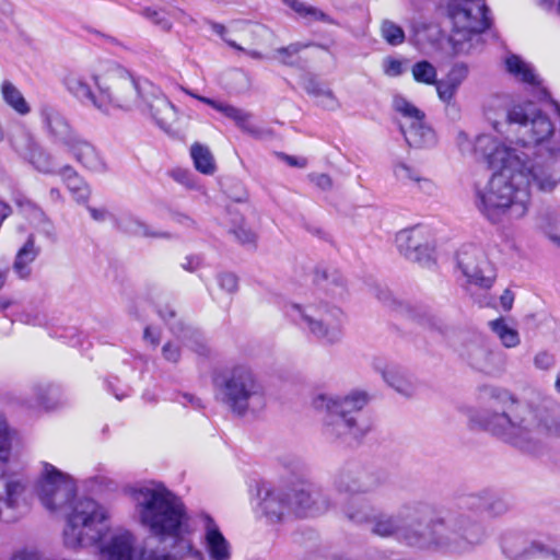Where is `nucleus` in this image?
<instances>
[{"mask_svg": "<svg viewBox=\"0 0 560 560\" xmlns=\"http://www.w3.org/2000/svg\"><path fill=\"white\" fill-rule=\"evenodd\" d=\"M13 431L9 428L7 420L0 415V460L7 463L10 458Z\"/></svg>", "mask_w": 560, "mask_h": 560, "instance_id": "obj_36", "label": "nucleus"}, {"mask_svg": "<svg viewBox=\"0 0 560 560\" xmlns=\"http://www.w3.org/2000/svg\"><path fill=\"white\" fill-rule=\"evenodd\" d=\"M541 558H551L552 560H560V545L553 547L549 541H545V550H541Z\"/></svg>", "mask_w": 560, "mask_h": 560, "instance_id": "obj_50", "label": "nucleus"}, {"mask_svg": "<svg viewBox=\"0 0 560 560\" xmlns=\"http://www.w3.org/2000/svg\"><path fill=\"white\" fill-rule=\"evenodd\" d=\"M195 525L201 533V544L209 560H231L232 546L210 514L198 513L195 516Z\"/></svg>", "mask_w": 560, "mask_h": 560, "instance_id": "obj_14", "label": "nucleus"}, {"mask_svg": "<svg viewBox=\"0 0 560 560\" xmlns=\"http://www.w3.org/2000/svg\"><path fill=\"white\" fill-rule=\"evenodd\" d=\"M242 51L245 52L247 56H249L253 59H262V54H260L257 50H246L245 48H243Z\"/></svg>", "mask_w": 560, "mask_h": 560, "instance_id": "obj_61", "label": "nucleus"}, {"mask_svg": "<svg viewBox=\"0 0 560 560\" xmlns=\"http://www.w3.org/2000/svg\"><path fill=\"white\" fill-rule=\"evenodd\" d=\"M393 107L401 116L400 129L410 147L430 148L435 144V133L424 122L422 110L401 95L394 97Z\"/></svg>", "mask_w": 560, "mask_h": 560, "instance_id": "obj_11", "label": "nucleus"}, {"mask_svg": "<svg viewBox=\"0 0 560 560\" xmlns=\"http://www.w3.org/2000/svg\"><path fill=\"white\" fill-rule=\"evenodd\" d=\"M505 68L510 74L521 82L532 85L539 83L532 65L516 55H510L505 58Z\"/></svg>", "mask_w": 560, "mask_h": 560, "instance_id": "obj_28", "label": "nucleus"}, {"mask_svg": "<svg viewBox=\"0 0 560 560\" xmlns=\"http://www.w3.org/2000/svg\"><path fill=\"white\" fill-rule=\"evenodd\" d=\"M12 148L37 171L50 173L54 170L51 156L28 135L19 141L11 139Z\"/></svg>", "mask_w": 560, "mask_h": 560, "instance_id": "obj_18", "label": "nucleus"}, {"mask_svg": "<svg viewBox=\"0 0 560 560\" xmlns=\"http://www.w3.org/2000/svg\"><path fill=\"white\" fill-rule=\"evenodd\" d=\"M89 212L92 215V218L96 221H103L107 217V212L105 209L89 208Z\"/></svg>", "mask_w": 560, "mask_h": 560, "instance_id": "obj_57", "label": "nucleus"}, {"mask_svg": "<svg viewBox=\"0 0 560 560\" xmlns=\"http://www.w3.org/2000/svg\"><path fill=\"white\" fill-rule=\"evenodd\" d=\"M137 98L129 110L141 108L154 124L170 132L178 120L179 109L164 95L162 90L149 80H136Z\"/></svg>", "mask_w": 560, "mask_h": 560, "instance_id": "obj_9", "label": "nucleus"}, {"mask_svg": "<svg viewBox=\"0 0 560 560\" xmlns=\"http://www.w3.org/2000/svg\"><path fill=\"white\" fill-rule=\"evenodd\" d=\"M180 91H183L185 94L211 106L213 109L220 112L225 117L232 119L243 130L250 132V133L255 132L254 127L249 122L250 115L248 113L244 112L243 109L235 107L228 103L218 102L215 100L198 95L194 91L186 89L184 86H180Z\"/></svg>", "mask_w": 560, "mask_h": 560, "instance_id": "obj_20", "label": "nucleus"}, {"mask_svg": "<svg viewBox=\"0 0 560 560\" xmlns=\"http://www.w3.org/2000/svg\"><path fill=\"white\" fill-rule=\"evenodd\" d=\"M381 36L390 46H399L405 42V32L400 25L390 21L384 20L381 23Z\"/></svg>", "mask_w": 560, "mask_h": 560, "instance_id": "obj_35", "label": "nucleus"}, {"mask_svg": "<svg viewBox=\"0 0 560 560\" xmlns=\"http://www.w3.org/2000/svg\"><path fill=\"white\" fill-rule=\"evenodd\" d=\"M219 285L228 293H234L237 290V278L233 273H222L218 278Z\"/></svg>", "mask_w": 560, "mask_h": 560, "instance_id": "obj_43", "label": "nucleus"}, {"mask_svg": "<svg viewBox=\"0 0 560 560\" xmlns=\"http://www.w3.org/2000/svg\"><path fill=\"white\" fill-rule=\"evenodd\" d=\"M354 523H366L371 533L419 549L448 547L463 536L471 544L481 540V528L467 517H429L420 505H406L396 513L370 511L364 505L347 510Z\"/></svg>", "mask_w": 560, "mask_h": 560, "instance_id": "obj_2", "label": "nucleus"}, {"mask_svg": "<svg viewBox=\"0 0 560 560\" xmlns=\"http://www.w3.org/2000/svg\"><path fill=\"white\" fill-rule=\"evenodd\" d=\"M62 83L79 102L105 115L129 110L137 98L135 78L109 60H97L84 69L72 70Z\"/></svg>", "mask_w": 560, "mask_h": 560, "instance_id": "obj_4", "label": "nucleus"}, {"mask_svg": "<svg viewBox=\"0 0 560 560\" xmlns=\"http://www.w3.org/2000/svg\"><path fill=\"white\" fill-rule=\"evenodd\" d=\"M416 186L427 195H433L436 191L435 184L423 175L420 176Z\"/></svg>", "mask_w": 560, "mask_h": 560, "instance_id": "obj_46", "label": "nucleus"}, {"mask_svg": "<svg viewBox=\"0 0 560 560\" xmlns=\"http://www.w3.org/2000/svg\"><path fill=\"white\" fill-rule=\"evenodd\" d=\"M490 352L483 347H472L468 351L470 363L477 368H482L483 363L488 362Z\"/></svg>", "mask_w": 560, "mask_h": 560, "instance_id": "obj_41", "label": "nucleus"}, {"mask_svg": "<svg viewBox=\"0 0 560 560\" xmlns=\"http://www.w3.org/2000/svg\"><path fill=\"white\" fill-rule=\"evenodd\" d=\"M10 12V5L5 0H0V19Z\"/></svg>", "mask_w": 560, "mask_h": 560, "instance_id": "obj_60", "label": "nucleus"}, {"mask_svg": "<svg viewBox=\"0 0 560 560\" xmlns=\"http://www.w3.org/2000/svg\"><path fill=\"white\" fill-rule=\"evenodd\" d=\"M34 493L50 513H63L62 542L79 550L97 544V560H183L200 559L188 532V514L182 499L163 483L149 481L129 489L133 517L150 535L161 541L173 540L172 551H145L137 546L136 536L127 529H116L104 536L110 520L109 510L91 498H77L74 478L40 460L34 480Z\"/></svg>", "mask_w": 560, "mask_h": 560, "instance_id": "obj_1", "label": "nucleus"}, {"mask_svg": "<svg viewBox=\"0 0 560 560\" xmlns=\"http://www.w3.org/2000/svg\"><path fill=\"white\" fill-rule=\"evenodd\" d=\"M5 278H7V270L0 268V289L4 284Z\"/></svg>", "mask_w": 560, "mask_h": 560, "instance_id": "obj_62", "label": "nucleus"}, {"mask_svg": "<svg viewBox=\"0 0 560 560\" xmlns=\"http://www.w3.org/2000/svg\"><path fill=\"white\" fill-rule=\"evenodd\" d=\"M510 104V97L505 94H493L486 98L483 103V113L487 120L492 125L493 129L497 131H501L500 124L501 120H506L509 122V113L512 110H508V106Z\"/></svg>", "mask_w": 560, "mask_h": 560, "instance_id": "obj_24", "label": "nucleus"}, {"mask_svg": "<svg viewBox=\"0 0 560 560\" xmlns=\"http://www.w3.org/2000/svg\"><path fill=\"white\" fill-rule=\"evenodd\" d=\"M163 355L171 362H177L179 359V348L171 342L163 347Z\"/></svg>", "mask_w": 560, "mask_h": 560, "instance_id": "obj_49", "label": "nucleus"}, {"mask_svg": "<svg viewBox=\"0 0 560 560\" xmlns=\"http://www.w3.org/2000/svg\"><path fill=\"white\" fill-rule=\"evenodd\" d=\"M40 126L45 133L56 142H71L77 132L62 110L55 104L45 102L38 107Z\"/></svg>", "mask_w": 560, "mask_h": 560, "instance_id": "obj_16", "label": "nucleus"}, {"mask_svg": "<svg viewBox=\"0 0 560 560\" xmlns=\"http://www.w3.org/2000/svg\"><path fill=\"white\" fill-rule=\"evenodd\" d=\"M480 400L486 405L482 410H465L470 425L523 451L534 452L560 434L558 421L530 407H518L508 413L505 406L512 402V397L506 390L486 387Z\"/></svg>", "mask_w": 560, "mask_h": 560, "instance_id": "obj_3", "label": "nucleus"}, {"mask_svg": "<svg viewBox=\"0 0 560 560\" xmlns=\"http://www.w3.org/2000/svg\"><path fill=\"white\" fill-rule=\"evenodd\" d=\"M295 15L307 23L320 22L337 25V21L327 12L302 0H282Z\"/></svg>", "mask_w": 560, "mask_h": 560, "instance_id": "obj_25", "label": "nucleus"}, {"mask_svg": "<svg viewBox=\"0 0 560 560\" xmlns=\"http://www.w3.org/2000/svg\"><path fill=\"white\" fill-rule=\"evenodd\" d=\"M302 48L301 44H291L288 47L277 49L275 58L283 65L292 66L296 62L298 54Z\"/></svg>", "mask_w": 560, "mask_h": 560, "instance_id": "obj_39", "label": "nucleus"}, {"mask_svg": "<svg viewBox=\"0 0 560 560\" xmlns=\"http://www.w3.org/2000/svg\"><path fill=\"white\" fill-rule=\"evenodd\" d=\"M26 404L32 409L51 410L58 405L56 399V389L49 384H34L30 388Z\"/></svg>", "mask_w": 560, "mask_h": 560, "instance_id": "obj_26", "label": "nucleus"}, {"mask_svg": "<svg viewBox=\"0 0 560 560\" xmlns=\"http://www.w3.org/2000/svg\"><path fill=\"white\" fill-rule=\"evenodd\" d=\"M118 228L125 233L139 235V236H151V237H164L167 236L166 233H159L152 231L145 223L139 220L136 217L126 214L118 219L117 221Z\"/></svg>", "mask_w": 560, "mask_h": 560, "instance_id": "obj_31", "label": "nucleus"}, {"mask_svg": "<svg viewBox=\"0 0 560 560\" xmlns=\"http://www.w3.org/2000/svg\"><path fill=\"white\" fill-rule=\"evenodd\" d=\"M144 15L164 31H168L172 27L171 19L163 10L148 8L144 10Z\"/></svg>", "mask_w": 560, "mask_h": 560, "instance_id": "obj_40", "label": "nucleus"}, {"mask_svg": "<svg viewBox=\"0 0 560 560\" xmlns=\"http://www.w3.org/2000/svg\"><path fill=\"white\" fill-rule=\"evenodd\" d=\"M38 255V248L35 246V238L30 235L25 244L18 250L13 264V270L19 278L25 279L31 273V264Z\"/></svg>", "mask_w": 560, "mask_h": 560, "instance_id": "obj_27", "label": "nucleus"}, {"mask_svg": "<svg viewBox=\"0 0 560 560\" xmlns=\"http://www.w3.org/2000/svg\"><path fill=\"white\" fill-rule=\"evenodd\" d=\"M312 182L322 189H328L332 184L330 177L326 174L312 175Z\"/></svg>", "mask_w": 560, "mask_h": 560, "instance_id": "obj_51", "label": "nucleus"}, {"mask_svg": "<svg viewBox=\"0 0 560 560\" xmlns=\"http://www.w3.org/2000/svg\"><path fill=\"white\" fill-rule=\"evenodd\" d=\"M11 560H42V558L36 551L23 550L16 552Z\"/></svg>", "mask_w": 560, "mask_h": 560, "instance_id": "obj_53", "label": "nucleus"}, {"mask_svg": "<svg viewBox=\"0 0 560 560\" xmlns=\"http://www.w3.org/2000/svg\"><path fill=\"white\" fill-rule=\"evenodd\" d=\"M395 242L399 253L411 261L428 264L432 259L433 238L430 231L422 225L399 231Z\"/></svg>", "mask_w": 560, "mask_h": 560, "instance_id": "obj_13", "label": "nucleus"}, {"mask_svg": "<svg viewBox=\"0 0 560 560\" xmlns=\"http://www.w3.org/2000/svg\"><path fill=\"white\" fill-rule=\"evenodd\" d=\"M284 161L290 166H295V167H301V168L306 166V160L304 158H295V156H291V155H285Z\"/></svg>", "mask_w": 560, "mask_h": 560, "instance_id": "obj_56", "label": "nucleus"}, {"mask_svg": "<svg viewBox=\"0 0 560 560\" xmlns=\"http://www.w3.org/2000/svg\"><path fill=\"white\" fill-rule=\"evenodd\" d=\"M501 548L503 553L512 560L541 558V550H545V541H529L522 535L509 534L502 538Z\"/></svg>", "mask_w": 560, "mask_h": 560, "instance_id": "obj_19", "label": "nucleus"}, {"mask_svg": "<svg viewBox=\"0 0 560 560\" xmlns=\"http://www.w3.org/2000/svg\"><path fill=\"white\" fill-rule=\"evenodd\" d=\"M12 213L11 207L0 201V220L4 221Z\"/></svg>", "mask_w": 560, "mask_h": 560, "instance_id": "obj_59", "label": "nucleus"}, {"mask_svg": "<svg viewBox=\"0 0 560 560\" xmlns=\"http://www.w3.org/2000/svg\"><path fill=\"white\" fill-rule=\"evenodd\" d=\"M222 395L230 408L238 415L258 411L267 400L262 385L247 366H236L231 371L222 387Z\"/></svg>", "mask_w": 560, "mask_h": 560, "instance_id": "obj_8", "label": "nucleus"}, {"mask_svg": "<svg viewBox=\"0 0 560 560\" xmlns=\"http://www.w3.org/2000/svg\"><path fill=\"white\" fill-rule=\"evenodd\" d=\"M513 301H514V296H513L512 292L509 290H505L504 293L500 298L501 306L505 311L511 310V307L513 305Z\"/></svg>", "mask_w": 560, "mask_h": 560, "instance_id": "obj_55", "label": "nucleus"}, {"mask_svg": "<svg viewBox=\"0 0 560 560\" xmlns=\"http://www.w3.org/2000/svg\"><path fill=\"white\" fill-rule=\"evenodd\" d=\"M15 203L24 214L38 213V209L26 198L19 197L15 199Z\"/></svg>", "mask_w": 560, "mask_h": 560, "instance_id": "obj_47", "label": "nucleus"}, {"mask_svg": "<svg viewBox=\"0 0 560 560\" xmlns=\"http://www.w3.org/2000/svg\"><path fill=\"white\" fill-rule=\"evenodd\" d=\"M242 234H243V236L241 234H237V237L243 243L250 244V243H254L256 240V235L250 231L249 232L242 231Z\"/></svg>", "mask_w": 560, "mask_h": 560, "instance_id": "obj_58", "label": "nucleus"}, {"mask_svg": "<svg viewBox=\"0 0 560 560\" xmlns=\"http://www.w3.org/2000/svg\"><path fill=\"white\" fill-rule=\"evenodd\" d=\"M394 174L398 180L404 184H415L418 182L422 173L406 163H398L394 167Z\"/></svg>", "mask_w": 560, "mask_h": 560, "instance_id": "obj_38", "label": "nucleus"}, {"mask_svg": "<svg viewBox=\"0 0 560 560\" xmlns=\"http://www.w3.org/2000/svg\"><path fill=\"white\" fill-rule=\"evenodd\" d=\"M74 155L78 162L84 167L93 172H102L105 170V163L95 148L83 140L78 133L73 141L65 144Z\"/></svg>", "mask_w": 560, "mask_h": 560, "instance_id": "obj_21", "label": "nucleus"}, {"mask_svg": "<svg viewBox=\"0 0 560 560\" xmlns=\"http://www.w3.org/2000/svg\"><path fill=\"white\" fill-rule=\"evenodd\" d=\"M143 338L151 346L156 347L160 342V331L155 327L148 326L144 329Z\"/></svg>", "mask_w": 560, "mask_h": 560, "instance_id": "obj_48", "label": "nucleus"}, {"mask_svg": "<svg viewBox=\"0 0 560 560\" xmlns=\"http://www.w3.org/2000/svg\"><path fill=\"white\" fill-rule=\"evenodd\" d=\"M555 387H556L557 392L560 393V372L557 374Z\"/></svg>", "mask_w": 560, "mask_h": 560, "instance_id": "obj_64", "label": "nucleus"}, {"mask_svg": "<svg viewBox=\"0 0 560 560\" xmlns=\"http://www.w3.org/2000/svg\"><path fill=\"white\" fill-rule=\"evenodd\" d=\"M26 481L0 467V522H11L23 503Z\"/></svg>", "mask_w": 560, "mask_h": 560, "instance_id": "obj_15", "label": "nucleus"}, {"mask_svg": "<svg viewBox=\"0 0 560 560\" xmlns=\"http://www.w3.org/2000/svg\"><path fill=\"white\" fill-rule=\"evenodd\" d=\"M314 503L310 490H296L291 498L282 490L272 489L266 492L261 501V510L270 522H279L291 510L299 516L314 515L318 511L313 506Z\"/></svg>", "mask_w": 560, "mask_h": 560, "instance_id": "obj_10", "label": "nucleus"}, {"mask_svg": "<svg viewBox=\"0 0 560 560\" xmlns=\"http://www.w3.org/2000/svg\"><path fill=\"white\" fill-rule=\"evenodd\" d=\"M408 67L407 59H399L395 57H385L382 61V69L386 77L397 78L404 74Z\"/></svg>", "mask_w": 560, "mask_h": 560, "instance_id": "obj_37", "label": "nucleus"}, {"mask_svg": "<svg viewBox=\"0 0 560 560\" xmlns=\"http://www.w3.org/2000/svg\"><path fill=\"white\" fill-rule=\"evenodd\" d=\"M489 327L505 348H515L520 345L521 339L517 330L504 318L489 322Z\"/></svg>", "mask_w": 560, "mask_h": 560, "instance_id": "obj_30", "label": "nucleus"}, {"mask_svg": "<svg viewBox=\"0 0 560 560\" xmlns=\"http://www.w3.org/2000/svg\"><path fill=\"white\" fill-rule=\"evenodd\" d=\"M201 265V260L198 256H189L185 258V262L183 264V268L188 271H195Z\"/></svg>", "mask_w": 560, "mask_h": 560, "instance_id": "obj_54", "label": "nucleus"}, {"mask_svg": "<svg viewBox=\"0 0 560 560\" xmlns=\"http://www.w3.org/2000/svg\"><path fill=\"white\" fill-rule=\"evenodd\" d=\"M366 402L365 393L353 392L343 397L319 394L314 398L313 406L319 411L327 412V435L359 439L370 430L369 421L360 413Z\"/></svg>", "mask_w": 560, "mask_h": 560, "instance_id": "obj_6", "label": "nucleus"}, {"mask_svg": "<svg viewBox=\"0 0 560 560\" xmlns=\"http://www.w3.org/2000/svg\"><path fill=\"white\" fill-rule=\"evenodd\" d=\"M305 89L308 94L315 97L316 103L323 108L334 110L339 106L337 98L329 89L312 81L308 82Z\"/></svg>", "mask_w": 560, "mask_h": 560, "instance_id": "obj_34", "label": "nucleus"}, {"mask_svg": "<svg viewBox=\"0 0 560 560\" xmlns=\"http://www.w3.org/2000/svg\"><path fill=\"white\" fill-rule=\"evenodd\" d=\"M553 357L548 352H539L534 358V364L539 370H549L553 366Z\"/></svg>", "mask_w": 560, "mask_h": 560, "instance_id": "obj_44", "label": "nucleus"}, {"mask_svg": "<svg viewBox=\"0 0 560 560\" xmlns=\"http://www.w3.org/2000/svg\"><path fill=\"white\" fill-rule=\"evenodd\" d=\"M0 96L3 104L16 115L24 117L31 114L32 106L30 102L20 88L10 79H3L0 82Z\"/></svg>", "mask_w": 560, "mask_h": 560, "instance_id": "obj_23", "label": "nucleus"}, {"mask_svg": "<svg viewBox=\"0 0 560 560\" xmlns=\"http://www.w3.org/2000/svg\"><path fill=\"white\" fill-rule=\"evenodd\" d=\"M467 77L468 68L466 65H454L444 79L438 80L435 89L439 98L445 104H451Z\"/></svg>", "mask_w": 560, "mask_h": 560, "instance_id": "obj_22", "label": "nucleus"}, {"mask_svg": "<svg viewBox=\"0 0 560 560\" xmlns=\"http://www.w3.org/2000/svg\"><path fill=\"white\" fill-rule=\"evenodd\" d=\"M10 305V301L5 299H0V310L7 308Z\"/></svg>", "mask_w": 560, "mask_h": 560, "instance_id": "obj_63", "label": "nucleus"}, {"mask_svg": "<svg viewBox=\"0 0 560 560\" xmlns=\"http://www.w3.org/2000/svg\"><path fill=\"white\" fill-rule=\"evenodd\" d=\"M178 401L184 406H191L194 408L201 407V400L191 394H182Z\"/></svg>", "mask_w": 560, "mask_h": 560, "instance_id": "obj_52", "label": "nucleus"}, {"mask_svg": "<svg viewBox=\"0 0 560 560\" xmlns=\"http://www.w3.org/2000/svg\"><path fill=\"white\" fill-rule=\"evenodd\" d=\"M374 369L381 373L383 380L397 393L411 396L417 389L415 377L404 368L394 363H386L380 359L374 360Z\"/></svg>", "mask_w": 560, "mask_h": 560, "instance_id": "obj_17", "label": "nucleus"}, {"mask_svg": "<svg viewBox=\"0 0 560 560\" xmlns=\"http://www.w3.org/2000/svg\"><path fill=\"white\" fill-rule=\"evenodd\" d=\"M452 32L450 44L455 54H467L490 27L491 18L485 0H460L450 7Z\"/></svg>", "mask_w": 560, "mask_h": 560, "instance_id": "obj_7", "label": "nucleus"}, {"mask_svg": "<svg viewBox=\"0 0 560 560\" xmlns=\"http://www.w3.org/2000/svg\"><path fill=\"white\" fill-rule=\"evenodd\" d=\"M457 266L469 284L489 289L494 281L493 266L488 261L485 253L474 245H465L458 250Z\"/></svg>", "mask_w": 560, "mask_h": 560, "instance_id": "obj_12", "label": "nucleus"}, {"mask_svg": "<svg viewBox=\"0 0 560 560\" xmlns=\"http://www.w3.org/2000/svg\"><path fill=\"white\" fill-rule=\"evenodd\" d=\"M411 74L417 83L434 86L438 83L436 68L427 60L416 62L411 67Z\"/></svg>", "mask_w": 560, "mask_h": 560, "instance_id": "obj_33", "label": "nucleus"}, {"mask_svg": "<svg viewBox=\"0 0 560 560\" xmlns=\"http://www.w3.org/2000/svg\"><path fill=\"white\" fill-rule=\"evenodd\" d=\"M211 30L218 34L230 47L236 50H243V47L237 45L234 40L226 37V28L224 25L219 23H211Z\"/></svg>", "mask_w": 560, "mask_h": 560, "instance_id": "obj_45", "label": "nucleus"}, {"mask_svg": "<svg viewBox=\"0 0 560 560\" xmlns=\"http://www.w3.org/2000/svg\"><path fill=\"white\" fill-rule=\"evenodd\" d=\"M326 290L335 299H342L346 295V284L338 276H332L331 281L326 285Z\"/></svg>", "mask_w": 560, "mask_h": 560, "instance_id": "obj_42", "label": "nucleus"}, {"mask_svg": "<svg viewBox=\"0 0 560 560\" xmlns=\"http://www.w3.org/2000/svg\"><path fill=\"white\" fill-rule=\"evenodd\" d=\"M61 177L77 201L84 202L89 198L90 190L86 184L72 167H65Z\"/></svg>", "mask_w": 560, "mask_h": 560, "instance_id": "obj_32", "label": "nucleus"}, {"mask_svg": "<svg viewBox=\"0 0 560 560\" xmlns=\"http://www.w3.org/2000/svg\"><path fill=\"white\" fill-rule=\"evenodd\" d=\"M282 311L290 322L322 345L338 343L345 336L347 314L338 305L324 301L307 304L287 302Z\"/></svg>", "mask_w": 560, "mask_h": 560, "instance_id": "obj_5", "label": "nucleus"}, {"mask_svg": "<svg viewBox=\"0 0 560 560\" xmlns=\"http://www.w3.org/2000/svg\"><path fill=\"white\" fill-rule=\"evenodd\" d=\"M190 156L196 170L205 175H212L217 171L213 154L207 145L199 142L190 147Z\"/></svg>", "mask_w": 560, "mask_h": 560, "instance_id": "obj_29", "label": "nucleus"}]
</instances>
